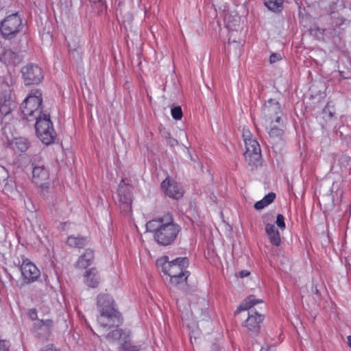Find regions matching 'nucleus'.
Returning a JSON list of instances; mask_svg holds the SVG:
<instances>
[{
	"label": "nucleus",
	"mask_w": 351,
	"mask_h": 351,
	"mask_svg": "<svg viewBox=\"0 0 351 351\" xmlns=\"http://www.w3.org/2000/svg\"><path fill=\"white\" fill-rule=\"evenodd\" d=\"M146 229L153 233L155 241L162 246L172 244L181 230L180 226L174 222L173 216L169 212L149 220L146 223Z\"/></svg>",
	"instance_id": "obj_1"
},
{
	"label": "nucleus",
	"mask_w": 351,
	"mask_h": 351,
	"mask_svg": "<svg viewBox=\"0 0 351 351\" xmlns=\"http://www.w3.org/2000/svg\"><path fill=\"white\" fill-rule=\"evenodd\" d=\"M97 306L99 312L97 323L105 330L117 327L121 324L119 312L114 306V300L108 294H99L97 298Z\"/></svg>",
	"instance_id": "obj_2"
},
{
	"label": "nucleus",
	"mask_w": 351,
	"mask_h": 351,
	"mask_svg": "<svg viewBox=\"0 0 351 351\" xmlns=\"http://www.w3.org/2000/svg\"><path fill=\"white\" fill-rule=\"evenodd\" d=\"M156 265L161 267L162 271L170 277V283L177 286L184 282L189 276L186 270L189 266V260L186 257L177 258L169 261L167 256L157 259Z\"/></svg>",
	"instance_id": "obj_3"
},
{
	"label": "nucleus",
	"mask_w": 351,
	"mask_h": 351,
	"mask_svg": "<svg viewBox=\"0 0 351 351\" xmlns=\"http://www.w3.org/2000/svg\"><path fill=\"white\" fill-rule=\"evenodd\" d=\"M42 93L40 90H32L21 104V110L23 119L28 121H35L43 117Z\"/></svg>",
	"instance_id": "obj_4"
},
{
	"label": "nucleus",
	"mask_w": 351,
	"mask_h": 351,
	"mask_svg": "<svg viewBox=\"0 0 351 351\" xmlns=\"http://www.w3.org/2000/svg\"><path fill=\"white\" fill-rule=\"evenodd\" d=\"M262 302L261 300H256L254 296L247 297L238 307L236 313L249 310L248 317L245 322V326L252 332L258 333L260 328V324L263 320V315L258 313L253 306Z\"/></svg>",
	"instance_id": "obj_5"
},
{
	"label": "nucleus",
	"mask_w": 351,
	"mask_h": 351,
	"mask_svg": "<svg viewBox=\"0 0 351 351\" xmlns=\"http://www.w3.org/2000/svg\"><path fill=\"white\" fill-rule=\"evenodd\" d=\"M23 27L22 19L18 13L10 14L0 22V33L5 40L15 38Z\"/></svg>",
	"instance_id": "obj_6"
},
{
	"label": "nucleus",
	"mask_w": 351,
	"mask_h": 351,
	"mask_svg": "<svg viewBox=\"0 0 351 351\" xmlns=\"http://www.w3.org/2000/svg\"><path fill=\"white\" fill-rule=\"evenodd\" d=\"M35 129L40 141L45 145L54 143L56 132L50 119L49 113H43V117L35 121Z\"/></svg>",
	"instance_id": "obj_7"
},
{
	"label": "nucleus",
	"mask_w": 351,
	"mask_h": 351,
	"mask_svg": "<svg viewBox=\"0 0 351 351\" xmlns=\"http://www.w3.org/2000/svg\"><path fill=\"white\" fill-rule=\"evenodd\" d=\"M261 113L265 125H272L274 123L282 125V111L279 102L275 99H268L265 103Z\"/></svg>",
	"instance_id": "obj_8"
},
{
	"label": "nucleus",
	"mask_w": 351,
	"mask_h": 351,
	"mask_svg": "<svg viewBox=\"0 0 351 351\" xmlns=\"http://www.w3.org/2000/svg\"><path fill=\"white\" fill-rule=\"evenodd\" d=\"M245 145L246 150L244 153V157L248 165L253 167L260 165L261 153L258 141L255 138L248 140V141H246V143H245Z\"/></svg>",
	"instance_id": "obj_9"
},
{
	"label": "nucleus",
	"mask_w": 351,
	"mask_h": 351,
	"mask_svg": "<svg viewBox=\"0 0 351 351\" xmlns=\"http://www.w3.org/2000/svg\"><path fill=\"white\" fill-rule=\"evenodd\" d=\"M119 195V204L121 211L125 214L132 211L131 186L125 184L123 179L117 190Z\"/></svg>",
	"instance_id": "obj_10"
},
{
	"label": "nucleus",
	"mask_w": 351,
	"mask_h": 351,
	"mask_svg": "<svg viewBox=\"0 0 351 351\" xmlns=\"http://www.w3.org/2000/svg\"><path fill=\"white\" fill-rule=\"evenodd\" d=\"M21 73L25 84L27 86L38 84L43 79V74L41 69L34 64H28L23 66Z\"/></svg>",
	"instance_id": "obj_11"
},
{
	"label": "nucleus",
	"mask_w": 351,
	"mask_h": 351,
	"mask_svg": "<svg viewBox=\"0 0 351 351\" xmlns=\"http://www.w3.org/2000/svg\"><path fill=\"white\" fill-rule=\"evenodd\" d=\"M165 194L169 197L178 199L183 196V190L173 180L166 178L161 184Z\"/></svg>",
	"instance_id": "obj_12"
},
{
	"label": "nucleus",
	"mask_w": 351,
	"mask_h": 351,
	"mask_svg": "<svg viewBox=\"0 0 351 351\" xmlns=\"http://www.w3.org/2000/svg\"><path fill=\"white\" fill-rule=\"evenodd\" d=\"M21 269L22 275L29 282H33L40 276L39 269L28 260L23 261Z\"/></svg>",
	"instance_id": "obj_13"
},
{
	"label": "nucleus",
	"mask_w": 351,
	"mask_h": 351,
	"mask_svg": "<svg viewBox=\"0 0 351 351\" xmlns=\"http://www.w3.org/2000/svg\"><path fill=\"white\" fill-rule=\"evenodd\" d=\"M49 171L45 167L44 165H36L32 169V180L33 182L43 186L44 183L49 179Z\"/></svg>",
	"instance_id": "obj_14"
},
{
	"label": "nucleus",
	"mask_w": 351,
	"mask_h": 351,
	"mask_svg": "<svg viewBox=\"0 0 351 351\" xmlns=\"http://www.w3.org/2000/svg\"><path fill=\"white\" fill-rule=\"evenodd\" d=\"M16 108V103L10 98L5 99L3 102L0 104V115L1 119L5 120V122L12 118V111Z\"/></svg>",
	"instance_id": "obj_15"
},
{
	"label": "nucleus",
	"mask_w": 351,
	"mask_h": 351,
	"mask_svg": "<svg viewBox=\"0 0 351 351\" xmlns=\"http://www.w3.org/2000/svg\"><path fill=\"white\" fill-rule=\"evenodd\" d=\"M0 61L7 65H16L21 61L18 53L11 50L5 49L0 56Z\"/></svg>",
	"instance_id": "obj_16"
},
{
	"label": "nucleus",
	"mask_w": 351,
	"mask_h": 351,
	"mask_svg": "<svg viewBox=\"0 0 351 351\" xmlns=\"http://www.w3.org/2000/svg\"><path fill=\"white\" fill-rule=\"evenodd\" d=\"M265 232L271 243L278 246L281 243V239L278 230L274 224L267 223L265 226Z\"/></svg>",
	"instance_id": "obj_17"
},
{
	"label": "nucleus",
	"mask_w": 351,
	"mask_h": 351,
	"mask_svg": "<svg viewBox=\"0 0 351 351\" xmlns=\"http://www.w3.org/2000/svg\"><path fill=\"white\" fill-rule=\"evenodd\" d=\"M84 282L90 287H96L99 282L100 278L95 269H90L86 271Z\"/></svg>",
	"instance_id": "obj_18"
},
{
	"label": "nucleus",
	"mask_w": 351,
	"mask_h": 351,
	"mask_svg": "<svg viewBox=\"0 0 351 351\" xmlns=\"http://www.w3.org/2000/svg\"><path fill=\"white\" fill-rule=\"evenodd\" d=\"M10 145L12 149L17 153L25 152L29 147L28 141L23 137L14 138Z\"/></svg>",
	"instance_id": "obj_19"
},
{
	"label": "nucleus",
	"mask_w": 351,
	"mask_h": 351,
	"mask_svg": "<svg viewBox=\"0 0 351 351\" xmlns=\"http://www.w3.org/2000/svg\"><path fill=\"white\" fill-rule=\"evenodd\" d=\"M93 258L94 254L93 250L87 249L79 258V260L77 262V266L80 268H86L90 265Z\"/></svg>",
	"instance_id": "obj_20"
},
{
	"label": "nucleus",
	"mask_w": 351,
	"mask_h": 351,
	"mask_svg": "<svg viewBox=\"0 0 351 351\" xmlns=\"http://www.w3.org/2000/svg\"><path fill=\"white\" fill-rule=\"evenodd\" d=\"M279 126H276L274 124L270 125H265L267 130H269L268 134L271 138L272 139H278L281 138L283 135V124H278Z\"/></svg>",
	"instance_id": "obj_21"
},
{
	"label": "nucleus",
	"mask_w": 351,
	"mask_h": 351,
	"mask_svg": "<svg viewBox=\"0 0 351 351\" xmlns=\"http://www.w3.org/2000/svg\"><path fill=\"white\" fill-rule=\"evenodd\" d=\"M191 314L197 320H205L208 317L207 308L200 307L199 305H193L191 307Z\"/></svg>",
	"instance_id": "obj_22"
},
{
	"label": "nucleus",
	"mask_w": 351,
	"mask_h": 351,
	"mask_svg": "<svg viewBox=\"0 0 351 351\" xmlns=\"http://www.w3.org/2000/svg\"><path fill=\"white\" fill-rule=\"evenodd\" d=\"M66 243L68 245L74 247H82L87 243V239L83 237L69 236L67 239Z\"/></svg>",
	"instance_id": "obj_23"
},
{
	"label": "nucleus",
	"mask_w": 351,
	"mask_h": 351,
	"mask_svg": "<svg viewBox=\"0 0 351 351\" xmlns=\"http://www.w3.org/2000/svg\"><path fill=\"white\" fill-rule=\"evenodd\" d=\"M52 326L53 322L50 319H38L34 323V328L37 330H41L44 333H49Z\"/></svg>",
	"instance_id": "obj_24"
},
{
	"label": "nucleus",
	"mask_w": 351,
	"mask_h": 351,
	"mask_svg": "<svg viewBox=\"0 0 351 351\" xmlns=\"http://www.w3.org/2000/svg\"><path fill=\"white\" fill-rule=\"evenodd\" d=\"M276 197V194L274 193H269L267 195H265L261 200L258 201L254 204V208L256 210H261L268 206L269 204L274 202Z\"/></svg>",
	"instance_id": "obj_25"
},
{
	"label": "nucleus",
	"mask_w": 351,
	"mask_h": 351,
	"mask_svg": "<svg viewBox=\"0 0 351 351\" xmlns=\"http://www.w3.org/2000/svg\"><path fill=\"white\" fill-rule=\"evenodd\" d=\"M284 0H264L265 5L273 12H280L283 8Z\"/></svg>",
	"instance_id": "obj_26"
},
{
	"label": "nucleus",
	"mask_w": 351,
	"mask_h": 351,
	"mask_svg": "<svg viewBox=\"0 0 351 351\" xmlns=\"http://www.w3.org/2000/svg\"><path fill=\"white\" fill-rule=\"evenodd\" d=\"M238 34V31L235 27L234 30L230 32L227 47L229 50H231L233 47H240L241 46V42H237L235 39V34Z\"/></svg>",
	"instance_id": "obj_27"
},
{
	"label": "nucleus",
	"mask_w": 351,
	"mask_h": 351,
	"mask_svg": "<svg viewBox=\"0 0 351 351\" xmlns=\"http://www.w3.org/2000/svg\"><path fill=\"white\" fill-rule=\"evenodd\" d=\"M123 335V330L121 329H116L111 332H110L106 335V339L109 340H118Z\"/></svg>",
	"instance_id": "obj_28"
},
{
	"label": "nucleus",
	"mask_w": 351,
	"mask_h": 351,
	"mask_svg": "<svg viewBox=\"0 0 351 351\" xmlns=\"http://www.w3.org/2000/svg\"><path fill=\"white\" fill-rule=\"evenodd\" d=\"M171 114L176 120H180L182 117V111L180 106H176L171 108Z\"/></svg>",
	"instance_id": "obj_29"
},
{
	"label": "nucleus",
	"mask_w": 351,
	"mask_h": 351,
	"mask_svg": "<svg viewBox=\"0 0 351 351\" xmlns=\"http://www.w3.org/2000/svg\"><path fill=\"white\" fill-rule=\"evenodd\" d=\"M15 188V184L11 180H6L3 191L5 193L8 194L12 193Z\"/></svg>",
	"instance_id": "obj_30"
},
{
	"label": "nucleus",
	"mask_w": 351,
	"mask_h": 351,
	"mask_svg": "<svg viewBox=\"0 0 351 351\" xmlns=\"http://www.w3.org/2000/svg\"><path fill=\"white\" fill-rule=\"evenodd\" d=\"M123 351H140V347L137 346H134L130 344V343H125L122 346Z\"/></svg>",
	"instance_id": "obj_31"
},
{
	"label": "nucleus",
	"mask_w": 351,
	"mask_h": 351,
	"mask_svg": "<svg viewBox=\"0 0 351 351\" xmlns=\"http://www.w3.org/2000/svg\"><path fill=\"white\" fill-rule=\"evenodd\" d=\"M276 223L281 230L285 229L286 226H285V218L282 215H281V214L277 215Z\"/></svg>",
	"instance_id": "obj_32"
},
{
	"label": "nucleus",
	"mask_w": 351,
	"mask_h": 351,
	"mask_svg": "<svg viewBox=\"0 0 351 351\" xmlns=\"http://www.w3.org/2000/svg\"><path fill=\"white\" fill-rule=\"evenodd\" d=\"M243 138L244 140L245 143H246V141H248V140H253L254 138L252 136V134L248 130H243Z\"/></svg>",
	"instance_id": "obj_33"
},
{
	"label": "nucleus",
	"mask_w": 351,
	"mask_h": 351,
	"mask_svg": "<svg viewBox=\"0 0 351 351\" xmlns=\"http://www.w3.org/2000/svg\"><path fill=\"white\" fill-rule=\"evenodd\" d=\"M0 351H9V343L0 339Z\"/></svg>",
	"instance_id": "obj_34"
},
{
	"label": "nucleus",
	"mask_w": 351,
	"mask_h": 351,
	"mask_svg": "<svg viewBox=\"0 0 351 351\" xmlns=\"http://www.w3.org/2000/svg\"><path fill=\"white\" fill-rule=\"evenodd\" d=\"M280 59H281L280 55H279L278 53H272L270 56L269 61L271 63H274V62L280 60Z\"/></svg>",
	"instance_id": "obj_35"
},
{
	"label": "nucleus",
	"mask_w": 351,
	"mask_h": 351,
	"mask_svg": "<svg viewBox=\"0 0 351 351\" xmlns=\"http://www.w3.org/2000/svg\"><path fill=\"white\" fill-rule=\"evenodd\" d=\"M29 317L31 319L35 320L37 319V312L35 308H32L28 313Z\"/></svg>",
	"instance_id": "obj_36"
},
{
	"label": "nucleus",
	"mask_w": 351,
	"mask_h": 351,
	"mask_svg": "<svg viewBox=\"0 0 351 351\" xmlns=\"http://www.w3.org/2000/svg\"><path fill=\"white\" fill-rule=\"evenodd\" d=\"M40 351H61L56 350L53 348L52 345H49L45 347L44 348L41 349Z\"/></svg>",
	"instance_id": "obj_37"
},
{
	"label": "nucleus",
	"mask_w": 351,
	"mask_h": 351,
	"mask_svg": "<svg viewBox=\"0 0 351 351\" xmlns=\"http://www.w3.org/2000/svg\"><path fill=\"white\" fill-rule=\"evenodd\" d=\"M250 275V272L247 270H242L239 272L238 275L237 274V276H239L240 278H244Z\"/></svg>",
	"instance_id": "obj_38"
},
{
	"label": "nucleus",
	"mask_w": 351,
	"mask_h": 351,
	"mask_svg": "<svg viewBox=\"0 0 351 351\" xmlns=\"http://www.w3.org/2000/svg\"><path fill=\"white\" fill-rule=\"evenodd\" d=\"M77 47H78V45H73V46H72L71 43H69V47L70 51H76Z\"/></svg>",
	"instance_id": "obj_39"
},
{
	"label": "nucleus",
	"mask_w": 351,
	"mask_h": 351,
	"mask_svg": "<svg viewBox=\"0 0 351 351\" xmlns=\"http://www.w3.org/2000/svg\"><path fill=\"white\" fill-rule=\"evenodd\" d=\"M312 292L316 295H318L319 294V290L317 289V286H315V287H312Z\"/></svg>",
	"instance_id": "obj_40"
},
{
	"label": "nucleus",
	"mask_w": 351,
	"mask_h": 351,
	"mask_svg": "<svg viewBox=\"0 0 351 351\" xmlns=\"http://www.w3.org/2000/svg\"><path fill=\"white\" fill-rule=\"evenodd\" d=\"M348 346L351 348V335L348 337Z\"/></svg>",
	"instance_id": "obj_41"
},
{
	"label": "nucleus",
	"mask_w": 351,
	"mask_h": 351,
	"mask_svg": "<svg viewBox=\"0 0 351 351\" xmlns=\"http://www.w3.org/2000/svg\"><path fill=\"white\" fill-rule=\"evenodd\" d=\"M345 21H346V19H344L343 18L339 19L340 23H339V25H341L343 24Z\"/></svg>",
	"instance_id": "obj_42"
},
{
	"label": "nucleus",
	"mask_w": 351,
	"mask_h": 351,
	"mask_svg": "<svg viewBox=\"0 0 351 351\" xmlns=\"http://www.w3.org/2000/svg\"><path fill=\"white\" fill-rule=\"evenodd\" d=\"M90 1H93L94 3H96V2H99L101 1V0H90Z\"/></svg>",
	"instance_id": "obj_43"
},
{
	"label": "nucleus",
	"mask_w": 351,
	"mask_h": 351,
	"mask_svg": "<svg viewBox=\"0 0 351 351\" xmlns=\"http://www.w3.org/2000/svg\"><path fill=\"white\" fill-rule=\"evenodd\" d=\"M173 143L178 144V141L175 139H173L172 144L173 145Z\"/></svg>",
	"instance_id": "obj_44"
}]
</instances>
